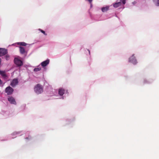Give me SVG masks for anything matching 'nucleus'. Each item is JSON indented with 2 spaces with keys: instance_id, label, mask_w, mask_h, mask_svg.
I'll use <instances>...</instances> for the list:
<instances>
[{
  "instance_id": "f257e3e1",
  "label": "nucleus",
  "mask_w": 159,
  "mask_h": 159,
  "mask_svg": "<svg viewBox=\"0 0 159 159\" xmlns=\"http://www.w3.org/2000/svg\"><path fill=\"white\" fill-rule=\"evenodd\" d=\"M34 91L37 94H39L42 93L43 92V86L39 84H38L34 87Z\"/></svg>"
},
{
  "instance_id": "f03ea898",
  "label": "nucleus",
  "mask_w": 159,
  "mask_h": 159,
  "mask_svg": "<svg viewBox=\"0 0 159 159\" xmlns=\"http://www.w3.org/2000/svg\"><path fill=\"white\" fill-rule=\"evenodd\" d=\"M5 91L7 95H11L13 93L14 89L10 86H9L6 88Z\"/></svg>"
},
{
  "instance_id": "7ed1b4c3",
  "label": "nucleus",
  "mask_w": 159,
  "mask_h": 159,
  "mask_svg": "<svg viewBox=\"0 0 159 159\" xmlns=\"http://www.w3.org/2000/svg\"><path fill=\"white\" fill-rule=\"evenodd\" d=\"M7 53V51L5 48H0V56L2 57Z\"/></svg>"
},
{
  "instance_id": "20e7f679",
  "label": "nucleus",
  "mask_w": 159,
  "mask_h": 159,
  "mask_svg": "<svg viewBox=\"0 0 159 159\" xmlns=\"http://www.w3.org/2000/svg\"><path fill=\"white\" fill-rule=\"evenodd\" d=\"M134 55L133 54L129 58V61L133 63L134 64H135L137 63V61Z\"/></svg>"
},
{
  "instance_id": "39448f33",
  "label": "nucleus",
  "mask_w": 159,
  "mask_h": 159,
  "mask_svg": "<svg viewBox=\"0 0 159 159\" xmlns=\"http://www.w3.org/2000/svg\"><path fill=\"white\" fill-rule=\"evenodd\" d=\"M18 83L17 79H14L11 82L10 85L13 87H15Z\"/></svg>"
},
{
  "instance_id": "423d86ee",
  "label": "nucleus",
  "mask_w": 159,
  "mask_h": 159,
  "mask_svg": "<svg viewBox=\"0 0 159 159\" xmlns=\"http://www.w3.org/2000/svg\"><path fill=\"white\" fill-rule=\"evenodd\" d=\"M8 100L11 103L16 104V102L15 98L12 97H9L8 98Z\"/></svg>"
},
{
  "instance_id": "0eeeda50",
  "label": "nucleus",
  "mask_w": 159,
  "mask_h": 159,
  "mask_svg": "<svg viewBox=\"0 0 159 159\" xmlns=\"http://www.w3.org/2000/svg\"><path fill=\"white\" fill-rule=\"evenodd\" d=\"M49 60L47 59L46 60L42 62L41 64L43 67L46 66L49 63Z\"/></svg>"
},
{
  "instance_id": "6e6552de",
  "label": "nucleus",
  "mask_w": 159,
  "mask_h": 159,
  "mask_svg": "<svg viewBox=\"0 0 159 159\" xmlns=\"http://www.w3.org/2000/svg\"><path fill=\"white\" fill-rule=\"evenodd\" d=\"M20 53L23 54L25 56L27 54V52L25 51V48L20 47Z\"/></svg>"
},
{
  "instance_id": "1a4fd4ad",
  "label": "nucleus",
  "mask_w": 159,
  "mask_h": 159,
  "mask_svg": "<svg viewBox=\"0 0 159 159\" xmlns=\"http://www.w3.org/2000/svg\"><path fill=\"white\" fill-rule=\"evenodd\" d=\"M15 63L18 66H20V60L17 58H15L14 60Z\"/></svg>"
},
{
  "instance_id": "9d476101",
  "label": "nucleus",
  "mask_w": 159,
  "mask_h": 159,
  "mask_svg": "<svg viewBox=\"0 0 159 159\" xmlns=\"http://www.w3.org/2000/svg\"><path fill=\"white\" fill-rule=\"evenodd\" d=\"M58 93L60 95L62 96L65 93V90L62 88H60L59 89Z\"/></svg>"
},
{
  "instance_id": "9b49d317",
  "label": "nucleus",
  "mask_w": 159,
  "mask_h": 159,
  "mask_svg": "<svg viewBox=\"0 0 159 159\" xmlns=\"http://www.w3.org/2000/svg\"><path fill=\"white\" fill-rule=\"evenodd\" d=\"M109 9V7L107 6L106 7H103L102 8L101 10L102 12H104L107 11Z\"/></svg>"
},
{
  "instance_id": "f8f14e48",
  "label": "nucleus",
  "mask_w": 159,
  "mask_h": 159,
  "mask_svg": "<svg viewBox=\"0 0 159 159\" xmlns=\"http://www.w3.org/2000/svg\"><path fill=\"white\" fill-rule=\"evenodd\" d=\"M121 5V2H117L113 4V6L115 8H117Z\"/></svg>"
},
{
  "instance_id": "ddd939ff",
  "label": "nucleus",
  "mask_w": 159,
  "mask_h": 159,
  "mask_svg": "<svg viewBox=\"0 0 159 159\" xmlns=\"http://www.w3.org/2000/svg\"><path fill=\"white\" fill-rule=\"evenodd\" d=\"M0 74L4 78H6L7 77L5 71L0 70Z\"/></svg>"
},
{
  "instance_id": "4468645a",
  "label": "nucleus",
  "mask_w": 159,
  "mask_h": 159,
  "mask_svg": "<svg viewBox=\"0 0 159 159\" xmlns=\"http://www.w3.org/2000/svg\"><path fill=\"white\" fill-rule=\"evenodd\" d=\"M41 70V68L40 67H39V68H34V71L37 72V71H39Z\"/></svg>"
},
{
  "instance_id": "2eb2a0df",
  "label": "nucleus",
  "mask_w": 159,
  "mask_h": 159,
  "mask_svg": "<svg viewBox=\"0 0 159 159\" xmlns=\"http://www.w3.org/2000/svg\"><path fill=\"white\" fill-rule=\"evenodd\" d=\"M39 30L42 33H43L45 35H47V34L46 33L45 31H44L40 29H39Z\"/></svg>"
},
{
  "instance_id": "dca6fc26",
  "label": "nucleus",
  "mask_w": 159,
  "mask_h": 159,
  "mask_svg": "<svg viewBox=\"0 0 159 159\" xmlns=\"http://www.w3.org/2000/svg\"><path fill=\"white\" fill-rule=\"evenodd\" d=\"M26 45H27L26 43H25V42H20V46H25Z\"/></svg>"
},
{
  "instance_id": "f3484780",
  "label": "nucleus",
  "mask_w": 159,
  "mask_h": 159,
  "mask_svg": "<svg viewBox=\"0 0 159 159\" xmlns=\"http://www.w3.org/2000/svg\"><path fill=\"white\" fill-rule=\"evenodd\" d=\"M5 58L6 60H8L9 58V56L8 55H6L5 56Z\"/></svg>"
},
{
  "instance_id": "a211bd4d",
  "label": "nucleus",
  "mask_w": 159,
  "mask_h": 159,
  "mask_svg": "<svg viewBox=\"0 0 159 159\" xmlns=\"http://www.w3.org/2000/svg\"><path fill=\"white\" fill-rule=\"evenodd\" d=\"M122 2L123 4H125L126 3V0H120Z\"/></svg>"
},
{
  "instance_id": "6ab92c4d",
  "label": "nucleus",
  "mask_w": 159,
  "mask_h": 159,
  "mask_svg": "<svg viewBox=\"0 0 159 159\" xmlns=\"http://www.w3.org/2000/svg\"><path fill=\"white\" fill-rule=\"evenodd\" d=\"M157 6H159V0H157Z\"/></svg>"
},
{
  "instance_id": "aec40b11",
  "label": "nucleus",
  "mask_w": 159,
  "mask_h": 159,
  "mask_svg": "<svg viewBox=\"0 0 159 159\" xmlns=\"http://www.w3.org/2000/svg\"><path fill=\"white\" fill-rule=\"evenodd\" d=\"M23 64V62L20 60V66Z\"/></svg>"
},
{
  "instance_id": "412c9836",
  "label": "nucleus",
  "mask_w": 159,
  "mask_h": 159,
  "mask_svg": "<svg viewBox=\"0 0 159 159\" xmlns=\"http://www.w3.org/2000/svg\"><path fill=\"white\" fill-rule=\"evenodd\" d=\"M1 59L0 58V65L1 64Z\"/></svg>"
},
{
  "instance_id": "4be33fe9",
  "label": "nucleus",
  "mask_w": 159,
  "mask_h": 159,
  "mask_svg": "<svg viewBox=\"0 0 159 159\" xmlns=\"http://www.w3.org/2000/svg\"><path fill=\"white\" fill-rule=\"evenodd\" d=\"M136 3V2H133V3L134 4H135Z\"/></svg>"
},
{
  "instance_id": "5701e85b",
  "label": "nucleus",
  "mask_w": 159,
  "mask_h": 159,
  "mask_svg": "<svg viewBox=\"0 0 159 159\" xmlns=\"http://www.w3.org/2000/svg\"><path fill=\"white\" fill-rule=\"evenodd\" d=\"M17 44H18V45H20V43H19V42L18 43H17Z\"/></svg>"
},
{
  "instance_id": "b1692460",
  "label": "nucleus",
  "mask_w": 159,
  "mask_h": 159,
  "mask_svg": "<svg viewBox=\"0 0 159 159\" xmlns=\"http://www.w3.org/2000/svg\"><path fill=\"white\" fill-rule=\"evenodd\" d=\"M28 138H26V139H28Z\"/></svg>"
},
{
  "instance_id": "393cba45",
  "label": "nucleus",
  "mask_w": 159,
  "mask_h": 159,
  "mask_svg": "<svg viewBox=\"0 0 159 159\" xmlns=\"http://www.w3.org/2000/svg\"><path fill=\"white\" fill-rule=\"evenodd\" d=\"M89 52L90 53V51H89Z\"/></svg>"
}]
</instances>
